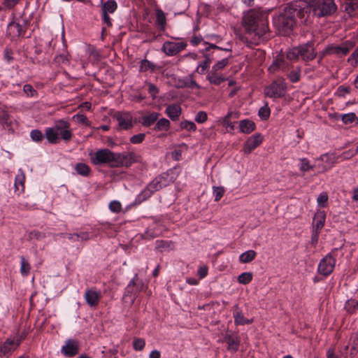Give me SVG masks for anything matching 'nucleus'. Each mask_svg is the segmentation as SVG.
<instances>
[{
	"mask_svg": "<svg viewBox=\"0 0 358 358\" xmlns=\"http://www.w3.org/2000/svg\"><path fill=\"white\" fill-rule=\"evenodd\" d=\"M243 24L248 36L250 45H259L262 41L268 38V14L258 9H251L243 13Z\"/></svg>",
	"mask_w": 358,
	"mask_h": 358,
	"instance_id": "obj_1",
	"label": "nucleus"
},
{
	"mask_svg": "<svg viewBox=\"0 0 358 358\" xmlns=\"http://www.w3.org/2000/svg\"><path fill=\"white\" fill-rule=\"evenodd\" d=\"M45 136L49 143L57 144L60 140L65 142L71 141L73 134L71 124L64 119H60L56 120L52 127L45 128Z\"/></svg>",
	"mask_w": 358,
	"mask_h": 358,
	"instance_id": "obj_2",
	"label": "nucleus"
},
{
	"mask_svg": "<svg viewBox=\"0 0 358 358\" xmlns=\"http://www.w3.org/2000/svg\"><path fill=\"white\" fill-rule=\"evenodd\" d=\"M205 45H206L203 52L205 60L202 63H200L196 69V71L200 74H203L206 70L209 67L211 62L220 57V51L222 50L230 52L232 50V45L231 43H227L224 47L218 46L213 43L206 42H205Z\"/></svg>",
	"mask_w": 358,
	"mask_h": 358,
	"instance_id": "obj_3",
	"label": "nucleus"
},
{
	"mask_svg": "<svg viewBox=\"0 0 358 358\" xmlns=\"http://www.w3.org/2000/svg\"><path fill=\"white\" fill-rule=\"evenodd\" d=\"M310 10V3L304 0L293 1L289 3L283 10L296 23L298 20L306 22Z\"/></svg>",
	"mask_w": 358,
	"mask_h": 358,
	"instance_id": "obj_4",
	"label": "nucleus"
},
{
	"mask_svg": "<svg viewBox=\"0 0 358 358\" xmlns=\"http://www.w3.org/2000/svg\"><path fill=\"white\" fill-rule=\"evenodd\" d=\"M92 164L94 165L108 164L110 167H115V152L109 149H100L89 154Z\"/></svg>",
	"mask_w": 358,
	"mask_h": 358,
	"instance_id": "obj_5",
	"label": "nucleus"
},
{
	"mask_svg": "<svg viewBox=\"0 0 358 358\" xmlns=\"http://www.w3.org/2000/svg\"><path fill=\"white\" fill-rule=\"evenodd\" d=\"M310 5L315 15L318 17L331 15L337 9L334 0H312Z\"/></svg>",
	"mask_w": 358,
	"mask_h": 358,
	"instance_id": "obj_6",
	"label": "nucleus"
},
{
	"mask_svg": "<svg viewBox=\"0 0 358 358\" xmlns=\"http://www.w3.org/2000/svg\"><path fill=\"white\" fill-rule=\"evenodd\" d=\"M337 251L338 248H334L320 260L317 266V271L320 274L324 276H328L333 272L336 262V257Z\"/></svg>",
	"mask_w": 358,
	"mask_h": 358,
	"instance_id": "obj_7",
	"label": "nucleus"
},
{
	"mask_svg": "<svg viewBox=\"0 0 358 358\" xmlns=\"http://www.w3.org/2000/svg\"><path fill=\"white\" fill-rule=\"evenodd\" d=\"M273 23L279 32L283 35L289 34L296 24L293 18L284 11L274 19Z\"/></svg>",
	"mask_w": 358,
	"mask_h": 358,
	"instance_id": "obj_8",
	"label": "nucleus"
},
{
	"mask_svg": "<svg viewBox=\"0 0 358 358\" xmlns=\"http://www.w3.org/2000/svg\"><path fill=\"white\" fill-rule=\"evenodd\" d=\"M287 90V85L283 78L274 80L270 85L264 89L266 96L277 99L284 96Z\"/></svg>",
	"mask_w": 358,
	"mask_h": 358,
	"instance_id": "obj_9",
	"label": "nucleus"
},
{
	"mask_svg": "<svg viewBox=\"0 0 358 358\" xmlns=\"http://www.w3.org/2000/svg\"><path fill=\"white\" fill-rule=\"evenodd\" d=\"M27 29V22L23 20L22 23L20 21L16 22L13 17V20L10 22L7 26V36L11 40H15L17 38L24 36Z\"/></svg>",
	"mask_w": 358,
	"mask_h": 358,
	"instance_id": "obj_10",
	"label": "nucleus"
},
{
	"mask_svg": "<svg viewBox=\"0 0 358 358\" xmlns=\"http://www.w3.org/2000/svg\"><path fill=\"white\" fill-rule=\"evenodd\" d=\"M117 9V3L115 0H108L105 2L101 1V19L103 23L107 27H112V19L110 14L114 13Z\"/></svg>",
	"mask_w": 358,
	"mask_h": 358,
	"instance_id": "obj_11",
	"label": "nucleus"
},
{
	"mask_svg": "<svg viewBox=\"0 0 358 358\" xmlns=\"http://www.w3.org/2000/svg\"><path fill=\"white\" fill-rule=\"evenodd\" d=\"M137 160L138 156L133 152L122 153L115 152V167H129L132 164L137 162Z\"/></svg>",
	"mask_w": 358,
	"mask_h": 358,
	"instance_id": "obj_12",
	"label": "nucleus"
},
{
	"mask_svg": "<svg viewBox=\"0 0 358 358\" xmlns=\"http://www.w3.org/2000/svg\"><path fill=\"white\" fill-rule=\"evenodd\" d=\"M355 45V42L348 40L343 42L340 45H330L325 49L324 53L322 56H323L325 53L327 54H334L337 55H346L349 51ZM322 57H321L322 58Z\"/></svg>",
	"mask_w": 358,
	"mask_h": 358,
	"instance_id": "obj_13",
	"label": "nucleus"
},
{
	"mask_svg": "<svg viewBox=\"0 0 358 358\" xmlns=\"http://www.w3.org/2000/svg\"><path fill=\"white\" fill-rule=\"evenodd\" d=\"M186 47L187 43L183 41H166L163 44L162 50L166 55L173 56L185 50Z\"/></svg>",
	"mask_w": 358,
	"mask_h": 358,
	"instance_id": "obj_14",
	"label": "nucleus"
},
{
	"mask_svg": "<svg viewBox=\"0 0 358 358\" xmlns=\"http://www.w3.org/2000/svg\"><path fill=\"white\" fill-rule=\"evenodd\" d=\"M119 127L123 130L130 129L133 127L132 116L128 112H117L115 115Z\"/></svg>",
	"mask_w": 358,
	"mask_h": 358,
	"instance_id": "obj_15",
	"label": "nucleus"
},
{
	"mask_svg": "<svg viewBox=\"0 0 358 358\" xmlns=\"http://www.w3.org/2000/svg\"><path fill=\"white\" fill-rule=\"evenodd\" d=\"M78 352V342L73 339L67 340L61 349V352L68 357H74Z\"/></svg>",
	"mask_w": 358,
	"mask_h": 358,
	"instance_id": "obj_16",
	"label": "nucleus"
},
{
	"mask_svg": "<svg viewBox=\"0 0 358 358\" xmlns=\"http://www.w3.org/2000/svg\"><path fill=\"white\" fill-rule=\"evenodd\" d=\"M84 297L87 303L90 306L95 307L99 303L101 298V294L100 291H98L96 288L93 287L85 290Z\"/></svg>",
	"mask_w": 358,
	"mask_h": 358,
	"instance_id": "obj_17",
	"label": "nucleus"
},
{
	"mask_svg": "<svg viewBox=\"0 0 358 358\" xmlns=\"http://www.w3.org/2000/svg\"><path fill=\"white\" fill-rule=\"evenodd\" d=\"M138 274H136L125 289L124 296H130L132 302L134 301L136 294L140 292L142 287V285L138 283Z\"/></svg>",
	"mask_w": 358,
	"mask_h": 358,
	"instance_id": "obj_18",
	"label": "nucleus"
},
{
	"mask_svg": "<svg viewBox=\"0 0 358 358\" xmlns=\"http://www.w3.org/2000/svg\"><path fill=\"white\" fill-rule=\"evenodd\" d=\"M300 57L305 62H309L314 59L316 57V52L312 43H306L299 45Z\"/></svg>",
	"mask_w": 358,
	"mask_h": 358,
	"instance_id": "obj_19",
	"label": "nucleus"
},
{
	"mask_svg": "<svg viewBox=\"0 0 358 358\" xmlns=\"http://www.w3.org/2000/svg\"><path fill=\"white\" fill-rule=\"evenodd\" d=\"M233 317L234 319V324L236 326L250 324L253 322L252 319H247L244 317V315L238 304L233 306Z\"/></svg>",
	"mask_w": 358,
	"mask_h": 358,
	"instance_id": "obj_20",
	"label": "nucleus"
},
{
	"mask_svg": "<svg viewBox=\"0 0 358 358\" xmlns=\"http://www.w3.org/2000/svg\"><path fill=\"white\" fill-rule=\"evenodd\" d=\"M262 142V138L260 134H255L251 136L245 143L244 152L249 154Z\"/></svg>",
	"mask_w": 358,
	"mask_h": 358,
	"instance_id": "obj_21",
	"label": "nucleus"
},
{
	"mask_svg": "<svg viewBox=\"0 0 358 358\" xmlns=\"http://www.w3.org/2000/svg\"><path fill=\"white\" fill-rule=\"evenodd\" d=\"M168 185V180L166 176H159L152 180L148 185V187L153 192H155L159 191L163 187Z\"/></svg>",
	"mask_w": 358,
	"mask_h": 358,
	"instance_id": "obj_22",
	"label": "nucleus"
},
{
	"mask_svg": "<svg viewBox=\"0 0 358 358\" xmlns=\"http://www.w3.org/2000/svg\"><path fill=\"white\" fill-rule=\"evenodd\" d=\"M181 107L178 104H171L166 108V114L173 121L178 120L181 114Z\"/></svg>",
	"mask_w": 358,
	"mask_h": 358,
	"instance_id": "obj_23",
	"label": "nucleus"
},
{
	"mask_svg": "<svg viewBox=\"0 0 358 358\" xmlns=\"http://www.w3.org/2000/svg\"><path fill=\"white\" fill-rule=\"evenodd\" d=\"M326 215L324 211L318 210L313 218V229L320 231L325 222Z\"/></svg>",
	"mask_w": 358,
	"mask_h": 358,
	"instance_id": "obj_24",
	"label": "nucleus"
},
{
	"mask_svg": "<svg viewBox=\"0 0 358 358\" xmlns=\"http://www.w3.org/2000/svg\"><path fill=\"white\" fill-rule=\"evenodd\" d=\"M224 341L227 343V348L228 350L236 352L238 350L240 341L238 338L234 335H227L224 337Z\"/></svg>",
	"mask_w": 358,
	"mask_h": 358,
	"instance_id": "obj_25",
	"label": "nucleus"
},
{
	"mask_svg": "<svg viewBox=\"0 0 358 358\" xmlns=\"http://www.w3.org/2000/svg\"><path fill=\"white\" fill-rule=\"evenodd\" d=\"M239 127L242 133L250 134L255 129L256 126L254 122L245 119L240 121Z\"/></svg>",
	"mask_w": 358,
	"mask_h": 358,
	"instance_id": "obj_26",
	"label": "nucleus"
},
{
	"mask_svg": "<svg viewBox=\"0 0 358 358\" xmlns=\"http://www.w3.org/2000/svg\"><path fill=\"white\" fill-rule=\"evenodd\" d=\"M159 113L156 112H152L149 114L143 115L141 120L140 122L142 125L145 127H150L158 119Z\"/></svg>",
	"mask_w": 358,
	"mask_h": 358,
	"instance_id": "obj_27",
	"label": "nucleus"
},
{
	"mask_svg": "<svg viewBox=\"0 0 358 358\" xmlns=\"http://www.w3.org/2000/svg\"><path fill=\"white\" fill-rule=\"evenodd\" d=\"M237 119L238 118V113H234V112H229L223 118L222 121V124L223 127H226V129L228 130V128H229L230 131H232L234 129V123L231 121V119Z\"/></svg>",
	"mask_w": 358,
	"mask_h": 358,
	"instance_id": "obj_28",
	"label": "nucleus"
},
{
	"mask_svg": "<svg viewBox=\"0 0 358 358\" xmlns=\"http://www.w3.org/2000/svg\"><path fill=\"white\" fill-rule=\"evenodd\" d=\"M287 66V63L282 58H277L272 64L268 67V70L271 73H275V71L282 69L284 71Z\"/></svg>",
	"mask_w": 358,
	"mask_h": 358,
	"instance_id": "obj_29",
	"label": "nucleus"
},
{
	"mask_svg": "<svg viewBox=\"0 0 358 358\" xmlns=\"http://www.w3.org/2000/svg\"><path fill=\"white\" fill-rule=\"evenodd\" d=\"M74 169L78 175L83 177H88L91 173L90 167L87 164L83 162L77 163L74 166Z\"/></svg>",
	"mask_w": 358,
	"mask_h": 358,
	"instance_id": "obj_30",
	"label": "nucleus"
},
{
	"mask_svg": "<svg viewBox=\"0 0 358 358\" xmlns=\"http://www.w3.org/2000/svg\"><path fill=\"white\" fill-rule=\"evenodd\" d=\"M206 78L211 84L216 85H220L225 80L221 74L218 73L217 71H214L213 69Z\"/></svg>",
	"mask_w": 358,
	"mask_h": 358,
	"instance_id": "obj_31",
	"label": "nucleus"
},
{
	"mask_svg": "<svg viewBox=\"0 0 358 358\" xmlns=\"http://www.w3.org/2000/svg\"><path fill=\"white\" fill-rule=\"evenodd\" d=\"M15 341L13 339H7L0 347V356L5 355L13 350L15 347Z\"/></svg>",
	"mask_w": 358,
	"mask_h": 358,
	"instance_id": "obj_32",
	"label": "nucleus"
},
{
	"mask_svg": "<svg viewBox=\"0 0 358 358\" xmlns=\"http://www.w3.org/2000/svg\"><path fill=\"white\" fill-rule=\"evenodd\" d=\"M166 23L165 13L161 9L156 10V24L162 30H164Z\"/></svg>",
	"mask_w": 358,
	"mask_h": 358,
	"instance_id": "obj_33",
	"label": "nucleus"
},
{
	"mask_svg": "<svg viewBox=\"0 0 358 358\" xmlns=\"http://www.w3.org/2000/svg\"><path fill=\"white\" fill-rule=\"evenodd\" d=\"M173 248V244L171 241H156V250L159 252L169 251Z\"/></svg>",
	"mask_w": 358,
	"mask_h": 358,
	"instance_id": "obj_34",
	"label": "nucleus"
},
{
	"mask_svg": "<svg viewBox=\"0 0 358 358\" xmlns=\"http://www.w3.org/2000/svg\"><path fill=\"white\" fill-rule=\"evenodd\" d=\"M299 162V170L303 173L314 170L315 168H316V164L313 165L310 164V161L307 158H300Z\"/></svg>",
	"mask_w": 358,
	"mask_h": 358,
	"instance_id": "obj_35",
	"label": "nucleus"
},
{
	"mask_svg": "<svg viewBox=\"0 0 358 358\" xmlns=\"http://www.w3.org/2000/svg\"><path fill=\"white\" fill-rule=\"evenodd\" d=\"M256 257V252L252 250H249L243 252L239 256V261L241 263L246 264L252 262Z\"/></svg>",
	"mask_w": 358,
	"mask_h": 358,
	"instance_id": "obj_36",
	"label": "nucleus"
},
{
	"mask_svg": "<svg viewBox=\"0 0 358 358\" xmlns=\"http://www.w3.org/2000/svg\"><path fill=\"white\" fill-rule=\"evenodd\" d=\"M345 12L351 14L358 9V0L341 2Z\"/></svg>",
	"mask_w": 358,
	"mask_h": 358,
	"instance_id": "obj_37",
	"label": "nucleus"
},
{
	"mask_svg": "<svg viewBox=\"0 0 358 358\" xmlns=\"http://www.w3.org/2000/svg\"><path fill=\"white\" fill-rule=\"evenodd\" d=\"M345 309L349 314H353L358 310V301L350 299L345 304Z\"/></svg>",
	"mask_w": 358,
	"mask_h": 358,
	"instance_id": "obj_38",
	"label": "nucleus"
},
{
	"mask_svg": "<svg viewBox=\"0 0 358 358\" xmlns=\"http://www.w3.org/2000/svg\"><path fill=\"white\" fill-rule=\"evenodd\" d=\"M31 270V266L28 262V260L25 259V258L22 256L20 257V273L23 276H27Z\"/></svg>",
	"mask_w": 358,
	"mask_h": 358,
	"instance_id": "obj_39",
	"label": "nucleus"
},
{
	"mask_svg": "<svg viewBox=\"0 0 358 358\" xmlns=\"http://www.w3.org/2000/svg\"><path fill=\"white\" fill-rule=\"evenodd\" d=\"M154 192L147 186L136 197L138 203H142L150 198Z\"/></svg>",
	"mask_w": 358,
	"mask_h": 358,
	"instance_id": "obj_40",
	"label": "nucleus"
},
{
	"mask_svg": "<svg viewBox=\"0 0 358 358\" xmlns=\"http://www.w3.org/2000/svg\"><path fill=\"white\" fill-rule=\"evenodd\" d=\"M170 127V122L166 118L159 120L155 126V131H167Z\"/></svg>",
	"mask_w": 358,
	"mask_h": 358,
	"instance_id": "obj_41",
	"label": "nucleus"
},
{
	"mask_svg": "<svg viewBox=\"0 0 358 358\" xmlns=\"http://www.w3.org/2000/svg\"><path fill=\"white\" fill-rule=\"evenodd\" d=\"M155 69H156V65L154 63H152L147 59H143L141 62V64H140V71L141 72H146L148 70H150L151 71H155Z\"/></svg>",
	"mask_w": 358,
	"mask_h": 358,
	"instance_id": "obj_42",
	"label": "nucleus"
},
{
	"mask_svg": "<svg viewBox=\"0 0 358 358\" xmlns=\"http://www.w3.org/2000/svg\"><path fill=\"white\" fill-rule=\"evenodd\" d=\"M183 86L185 87L191 88V89H200L201 87L199 85L196 83V82L193 79L192 76L189 75L186 77L183 80Z\"/></svg>",
	"mask_w": 358,
	"mask_h": 358,
	"instance_id": "obj_43",
	"label": "nucleus"
},
{
	"mask_svg": "<svg viewBox=\"0 0 358 358\" xmlns=\"http://www.w3.org/2000/svg\"><path fill=\"white\" fill-rule=\"evenodd\" d=\"M252 280V274L250 272L242 273L238 277V282L242 285L249 284Z\"/></svg>",
	"mask_w": 358,
	"mask_h": 358,
	"instance_id": "obj_44",
	"label": "nucleus"
},
{
	"mask_svg": "<svg viewBox=\"0 0 358 358\" xmlns=\"http://www.w3.org/2000/svg\"><path fill=\"white\" fill-rule=\"evenodd\" d=\"M31 139L36 143H40L43 141L45 136L42 131L39 129H33L30 132Z\"/></svg>",
	"mask_w": 358,
	"mask_h": 358,
	"instance_id": "obj_45",
	"label": "nucleus"
},
{
	"mask_svg": "<svg viewBox=\"0 0 358 358\" xmlns=\"http://www.w3.org/2000/svg\"><path fill=\"white\" fill-rule=\"evenodd\" d=\"M292 83H297L301 78V68L297 66L292 70L287 76Z\"/></svg>",
	"mask_w": 358,
	"mask_h": 358,
	"instance_id": "obj_46",
	"label": "nucleus"
},
{
	"mask_svg": "<svg viewBox=\"0 0 358 358\" xmlns=\"http://www.w3.org/2000/svg\"><path fill=\"white\" fill-rule=\"evenodd\" d=\"M271 110L268 108L267 103L261 107L258 112V115L262 120H266L270 117Z\"/></svg>",
	"mask_w": 358,
	"mask_h": 358,
	"instance_id": "obj_47",
	"label": "nucleus"
},
{
	"mask_svg": "<svg viewBox=\"0 0 358 358\" xmlns=\"http://www.w3.org/2000/svg\"><path fill=\"white\" fill-rule=\"evenodd\" d=\"M300 57L299 47H294L287 52V58L289 60H296Z\"/></svg>",
	"mask_w": 358,
	"mask_h": 358,
	"instance_id": "obj_48",
	"label": "nucleus"
},
{
	"mask_svg": "<svg viewBox=\"0 0 358 358\" xmlns=\"http://www.w3.org/2000/svg\"><path fill=\"white\" fill-rule=\"evenodd\" d=\"M72 119L76 120L77 122L82 124L85 126H90V122L87 119V116L84 114L77 113L72 117Z\"/></svg>",
	"mask_w": 358,
	"mask_h": 358,
	"instance_id": "obj_49",
	"label": "nucleus"
},
{
	"mask_svg": "<svg viewBox=\"0 0 358 358\" xmlns=\"http://www.w3.org/2000/svg\"><path fill=\"white\" fill-rule=\"evenodd\" d=\"M180 127L181 129H185L188 131H194L196 129V124L193 122L188 120L182 121Z\"/></svg>",
	"mask_w": 358,
	"mask_h": 358,
	"instance_id": "obj_50",
	"label": "nucleus"
},
{
	"mask_svg": "<svg viewBox=\"0 0 358 358\" xmlns=\"http://www.w3.org/2000/svg\"><path fill=\"white\" fill-rule=\"evenodd\" d=\"M24 180L25 176L21 169H20V173L16 176L15 180V187L16 189H19V185H20L22 187V190H24Z\"/></svg>",
	"mask_w": 358,
	"mask_h": 358,
	"instance_id": "obj_51",
	"label": "nucleus"
},
{
	"mask_svg": "<svg viewBox=\"0 0 358 358\" xmlns=\"http://www.w3.org/2000/svg\"><path fill=\"white\" fill-rule=\"evenodd\" d=\"M229 64V59L227 57L223 58L220 61H218L216 62L213 66L212 69L214 71H218L222 69H224L225 66H227Z\"/></svg>",
	"mask_w": 358,
	"mask_h": 358,
	"instance_id": "obj_52",
	"label": "nucleus"
},
{
	"mask_svg": "<svg viewBox=\"0 0 358 358\" xmlns=\"http://www.w3.org/2000/svg\"><path fill=\"white\" fill-rule=\"evenodd\" d=\"M46 235L43 232H41L37 230L31 231L28 234V238L30 240L32 239H36V240H41L44 238H45Z\"/></svg>",
	"mask_w": 358,
	"mask_h": 358,
	"instance_id": "obj_53",
	"label": "nucleus"
},
{
	"mask_svg": "<svg viewBox=\"0 0 358 358\" xmlns=\"http://www.w3.org/2000/svg\"><path fill=\"white\" fill-rule=\"evenodd\" d=\"M357 117L354 113H350L347 114L342 115L341 120L345 124H350L352 123Z\"/></svg>",
	"mask_w": 358,
	"mask_h": 358,
	"instance_id": "obj_54",
	"label": "nucleus"
},
{
	"mask_svg": "<svg viewBox=\"0 0 358 358\" xmlns=\"http://www.w3.org/2000/svg\"><path fill=\"white\" fill-rule=\"evenodd\" d=\"M225 189L223 187H213V196L215 201H218L224 194Z\"/></svg>",
	"mask_w": 358,
	"mask_h": 358,
	"instance_id": "obj_55",
	"label": "nucleus"
},
{
	"mask_svg": "<svg viewBox=\"0 0 358 358\" xmlns=\"http://www.w3.org/2000/svg\"><path fill=\"white\" fill-rule=\"evenodd\" d=\"M109 209L110 211L115 213H118L122 210V205L120 201H112L109 203Z\"/></svg>",
	"mask_w": 358,
	"mask_h": 358,
	"instance_id": "obj_56",
	"label": "nucleus"
},
{
	"mask_svg": "<svg viewBox=\"0 0 358 358\" xmlns=\"http://www.w3.org/2000/svg\"><path fill=\"white\" fill-rule=\"evenodd\" d=\"M145 345V342L142 338H135L133 341V347L134 349L136 351H141L142 350Z\"/></svg>",
	"mask_w": 358,
	"mask_h": 358,
	"instance_id": "obj_57",
	"label": "nucleus"
},
{
	"mask_svg": "<svg viewBox=\"0 0 358 358\" xmlns=\"http://www.w3.org/2000/svg\"><path fill=\"white\" fill-rule=\"evenodd\" d=\"M145 137V134L143 133L136 134L130 138V142L133 144H139L144 141Z\"/></svg>",
	"mask_w": 358,
	"mask_h": 358,
	"instance_id": "obj_58",
	"label": "nucleus"
},
{
	"mask_svg": "<svg viewBox=\"0 0 358 358\" xmlns=\"http://www.w3.org/2000/svg\"><path fill=\"white\" fill-rule=\"evenodd\" d=\"M348 62L351 63V65L356 66L358 63V46L355 51L351 54L350 57L348 59Z\"/></svg>",
	"mask_w": 358,
	"mask_h": 358,
	"instance_id": "obj_59",
	"label": "nucleus"
},
{
	"mask_svg": "<svg viewBox=\"0 0 358 358\" xmlns=\"http://www.w3.org/2000/svg\"><path fill=\"white\" fill-rule=\"evenodd\" d=\"M207 120V114L204 111H199L195 116V121L198 123H203Z\"/></svg>",
	"mask_w": 358,
	"mask_h": 358,
	"instance_id": "obj_60",
	"label": "nucleus"
},
{
	"mask_svg": "<svg viewBox=\"0 0 358 358\" xmlns=\"http://www.w3.org/2000/svg\"><path fill=\"white\" fill-rule=\"evenodd\" d=\"M148 91L149 94L151 95L152 99H155L157 97V95L159 92L158 88L152 83L148 84Z\"/></svg>",
	"mask_w": 358,
	"mask_h": 358,
	"instance_id": "obj_61",
	"label": "nucleus"
},
{
	"mask_svg": "<svg viewBox=\"0 0 358 358\" xmlns=\"http://www.w3.org/2000/svg\"><path fill=\"white\" fill-rule=\"evenodd\" d=\"M21 0H3L2 4L8 9L14 8Z\"/></svg>",
	"mask_w": 358,
	"mask_h": 358,
	"instance_id": "obj_62",
	"label": "nucleus"
},
{
	"mask_svg": "<svg viewBox=\"0 0 358 358\" xmlns=\"http://www.w3.org/2000/svg\"><path fill=\"white\" fill-rule=\"evenodd\" d=\"M327 200L328 196L327 193L322 192L317 197V201L320 206L324 207L325 203L327 202Z\"/></svg>",
	"mask_w": 358,
	"mask_h": 358,
	"instance_id": "obj_63",
	"label": "nucleus"
},
{
	"mask_svg": "<svg viewBox=\"0 0 358 358\" xmlns=\"http://www.w3.org/2000/svg\"><path fill=\"white\" fill-rule=\"evenodd\" d=\"M55 60L59 64H66L69 63L68 55L65 54L56 56Z\"/></svg>",
	"mask_w": 358,
	"mask_h": 358,
	"instance_id": "obj_64",
	"label": "nucleus"
}]
</instances>
